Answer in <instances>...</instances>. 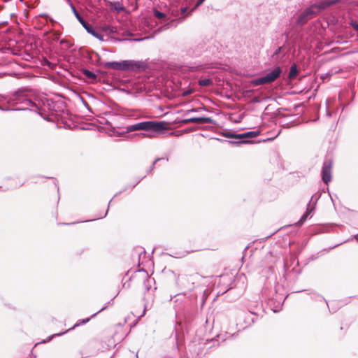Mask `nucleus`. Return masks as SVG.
<instances>
[{
	"mask_svg": "<svg viewBox=\"0 0 358 358\" xmlns=\"http://www.w3.org/2000/svg\"><path fill=\"white\" fill-rule=\"evenodd\" d=\"M110 9L113 10H115L116 11L117 13H120L121 11H123L124 10V7L122 6V3H120V2H113L111 3L110 4Z\"/></svg>",
	"mask_w": 358,
	"mask_h": 358,
	"instance_id": "ddd939ff",
	"label": "nucleus"
},
{
	"mask_svg": "<svg viewBox=\"0 0 358 358\" xmlns=\"http://www.w3.org/2000/svg\"><path fill=\"white\" fill-rule=\"evenodd\" d=\"M199 83L201 86H209L213 83V81L210 79H201L199 81Z\"/></svg>",
	"mask_w": 358,
	"mask_h": 358,
	"instance_id": "2eb2a0df",
	"label": "nucleus"
},
{
	"mask_svg": "<svg viewBox=\"0 0 358 358\" xmlns=\"http://www.w3.org/2000/svg\"><path fill=\"white\" fill-rule=\"evenodd\" d=\"M90 318H85V319H83V320H79L71 328L69 329L68 330H66L65 331L52 334V335L50 336L46 341H43L42 343L49 342L54 337L60 336L66 334V332H68V331L75 329L76 327H78V326H80L81 324H85L87 323L90 321Z\"/></svg>",
	"mask_w": 358,
	"mask_h": 358,
	"instance_id": "1a4fd4ad",
	"label": "nucleus"
},
{
	"mask_svg": "<svg viewBox=\"0 0 358 358\" xmlns=\"http://www.w3.org/2000/svg\"><path fill=\"white\" fill-rule=\"evenodd\" d=\"M297 72L298 71L296 66L295 65L292 66L289 73V78L295 77L297 74Z\"/></svg>",
	"mask_w": 358,
	"mask_h": 358,
	"instance_id": "dca6fc26",
	"label": "nucleus"
},
{
	"mask_svg": "<svg viewBox=\"0 0 358 358\" xmlns=\"http://www.w3.org/2000/svg\"><path fill=\"white\" fill-rule=\"evenodd\" d=\"M339 2L338 0H320L306 8L299 15L296 22H306L315 17L321 10Z\"/></svg>",
	"mask_w": 358,
	"mask_h": 358,
	"instance_id": "f257e3e1",
	"label": "nucleus"
},
{
	"mask_svg": "<svg viewBox=\"0 0 358 358\" xmlns=\"http://www.w3.org/2000/svg\"><path fill=\"white\" fill-rule=\"evenodd\" d=\"M154 14L155 16L159 20H163L166 16V15L164 13L157 10H155Z\"/></svg>",
	"mask_w": 358,
	"mask_h": 358,
	"instance_id": "f3484780",
	"label": "nucleus"
},
{
	"mask_svg": "<svg viewBox=\"0 0 358 358\" xmlns=\"http://www.w3.org/2000/svg\"><path fill=\"white\" fill-rule=\"evenodd\" d=\"M198 276H199L198 273H195L194 275H190V277L192 278L193 279L196 278Z\"/></svg>",
	"mask_w": 358,
	"mask_h": 358,
	"instance_id": "cd10ccee",
	"label": "nucleus"
},
{
	"mask_svg": "<svg viewBox=\"0 0 358 358\" xmlns=\"http://www.w3.org/2000/svg\"><path fill=\"white\" fill-rule=\"evenodd\" d=\"M123 71H136L141 69L143 62L135 60H122Z\"/></svg>",
	"mask_w": 358,
	"mask_h": 358,
	"instance_id": "6e6552de",
	"label": "nucleus"
},
{
	"mask_svg": "<svg viewBox=\"0 0 358 358\" xmlns=\"http://www.w3.org/2000/svg\"><path fill=\"white\" fill-rule=\"evenodd\" d=\"M141 30H143L148 36L142 38L136 39V41H142L143 39L150 38L154 37L157 33L167 29L169 28L166 24L161 25V24H140Z\"/></svg>",
	"mask_w": 358,
	"mask_h": 358,
	"instance_id": "20e7f679",
	"label": "nucleus"
},
{
	"mask_svg": "<svg viewBox=\"0 0 358 358\" xmlns=\"http://www.w3.org/2000/svg\"><path fill=\"white\" fill-rule=\"evenodd\" d=\"M314 208H315V207L313 206H310V204L309 203L308 207H307L306 213L303 215V216L301 217V218L299 222L301 223H303L305 220H306L307 218L311 214V213L314 210Z\"/></svg>",
	"mask_w": 358,
	"mask_h": 358,
	"instance_id": "4468645a",
	"label": "nucleus"
},
{
	"mask_svg": "<svg viewBox=\"0 0 358 358\" xmlns=\"http://www.w3.org/2000/svg\"><path fill=\"white\" fill-rule=\"evenodd\" d=\"M206 0H197L196 3V6H199L201 5Z\"/></svg>",
	"mask_w": 358,
	"mask_h": 358,
	"instance_id": "a878e982",
	"label": "nucleus"
},
{
	"mask_svg": "<svg viewBox=\"0 0 358 358\" xmlns=\"http://www.w3.org/2000/svg\"><path fill=\"white\" fill-rule=\"evenodd\" d=\"M357 6H358V3H357Z\"/></svg>",
	"mask_w": 358,
	"mask_h": 358,
	"instance_id": "473e14b6",
	"label": "nucleus"
},
{
	"mask_svg": "<svg viewBox=\"0 0 358 358\" xmlns=\"http://www.w3.org/2000/svg\"><path fill=\"white\" fill-rule=\"evenodd\" d=\"M72 9L74 12V14H75L76 18L79 21V22H85V20L82 18V17L77 13V11L76 10V9L74 8V7L73 6H72Z\"/></svg>",
	"mask_w": 358,
	"mask_h": 358,
	"instance_id": "aec40b11",
	"label": "nucleus"
},
{
	"mask_svg": "<svg viewBox=\"0 0 358 358\" xmlns=\"http://www.w3.org/2000/svg\"><path fill=\"white\" fill-rule=\"evenodd\" d=\"M332 162L326 160L322 166V179L325 184H328L331 180Z\"/></svg>",
	"mask_w": 358,
	"mask_h": 358,
	"instance_id": "0eeeda50",
	"label": "nucleus"
},
{
	"mask_svg": "<svg viewBox=\"0 0 358 358\" xmlns=\"http://www.w3.org/2000/svg\"><path fill=\"white\" fill-rule=\"evenodd\" d=\"M192 91L191 90H185V91H184V92L182 93V96H187V95H189V94H191V93H192Z\"/></svg>",
	"mask_w": 358,
	"mask_h": 358,
	"instance_id": "393cba45",
	"label": "nucleus"
},
{
	"mask_svg": "<svg viewBox=\"0 0 358 358\" xmlns=\"http://www.w3.org/2000/svg\"><path fill=\"white\" fill-rule=\"evenodd\" d=\"M355 238H357V241H358V234L357 236H355Z\"/></svg>",
	"mask_w": 358,
	"mask_h": 358,
	"instance_id": "7c9ffc66",
	"label": "nucleus"
},
{
	"mask_svg": "<svg viewBox=\"0 0 358 358\" xmlns=\"http://www.w3.org/2000/svg\"><path fill=\"white\" fill-rule=\"evenodd\" d=\"M85 74L88 77L91 78H94L96 77L95 74L90 71H85Z\"/></svg>",
	"mask_w": 358,
	"mask_h": 358,
	"instance_id": "412c9836",
	"label": "nucleus"
},
{
	"mask_svg": "<svg viewBox=\"0 0 358 358\" xmlns=\"http://www.w3.org/2000/svg\"><path fill=\"white\" fill-rule=\"evenodd\" d=\"M201 110H205V108L199 107V108H195L187 110L185 113V115H187L189 114L190 113L199 112Z\"/></svg>",
	"mask_w": 358,
	"mask_h": 358,
	"instance_id": "a211bd4d",
	"label": "nucleus"
},
{
	"mask_svg": "<svg viewBox=\"0 0 358 358\" xmlns=\"http://www.w3.org/2000/svg\"><path fill=\"white\" fill-rule=\"evenodd\" d=\"M281 50V48H278V49L275 51V54L277 55L278 54Z\"/></svg>",
	"mask_w": 358,
	"mask_h": 358,
	"instance_id": "c85d7f7f",
	"label": "nucleus"
},
{
	"mask_svg": "<svg viewBox=\"0 0 358 358\" xmlns=\"http://www.w3.org/2000/svg\"><path fill=\"white\" fill-rule=\"evenodd\" d=\"M223 135H224V136H225L227 138H235V139L238 140V138H237L238 134H235L231 132H226V133H224Z\"/></svg>",
	"mask_w": 358,
	"mask_h": 358,
	"instance_id": "6ab92c4d",
	"label": "nucleus"
},
{
	"mask_svg": "<svg viewBox=\"0 0 358 358\" xmlns=\"http://www.w3.org/2000/svg\"><path fill=\"white\" fill-rule=\"evenodd\" d=\"M83 103L84 106H85V108H87V109L90 112V113H92V110H91V108H90V106H89V104H88L86 101H83Z\"/></svg>",
	"mask_w": 358,
	"mask_h": 358,
	"instance_id": "b1692460",
	"label": "nucleus"
},
{
	"mask_svg": "<svg viewBox=\"0 0 358 358\" xmlns=\"http://www.w3.org/2000/svg\"><path fill=\"white\" fill-rule=\"evenodd\" d=\"M213 120L210 117H191L182 120V123L183 124H189V123H198V124H203V123H212Z\"/></svg>",
	"mask_w": 358,
	"mask_h": 358,
	"instance_id": "9d476101",
	"label": "nucleus"
},
{
	"mask_svg": "<svg viewBox=\"0 0 358 358\" xmlns=\"http://www.w3.org/2000/svg\"><path fill=\"white\" fill-rule=\"evenodd\" d=\"M86 31L100 41L117 31V28L109 24H82Z\"/></svg>",
	"mask_w": 358,
	"mask_h": 358,
	"instance_id": "f03ea898",
	"label": "nucleus"
},
{
	"mask_svg": "<svg viewBox=\"0 0 358 358\" xmlns=\"http://www.w3.org/2000/svg\"><path fill=\"white\" fill-rule=\"evenodd\" d=\"M281 69L279 66L275 67L271 71L267 73L265 76L255 79L252 81L254 85H261L269 83L275 80L281 74Z\"/></svg>",
	"mask_w": 358,
	"mask_h": 358,
	"instance_id": "423d86ee",
	"label": "nucleus"
},
{
	"mask_svg": "<svg viewBox=\"0 0 358 358\" xmlns=\"http://www.w3.org/2000/svg\"><path fill=\"white\" fill-rule=\"evenodd\" d=\"M163 129H164V122L145 121L127 126L126 127V132L129 133L138 130H143L148 132H158Z\"/></svg>",
	"mask_w": 358,
	"mask_h": 358,
	"instance_id": "7ed1b4c3",
	"label": "nucleus"
},
{
	"mask_svg": "<svg viewBox=\"0 0 358 358\" xmlns=\"http://www.w3.org/2000/svg\"><path fill=\"white\" fill-rule=\"evenodd\" d=\"M161 159H162V158H157L155 160V162H153L152 166L150 167V169L149 171H151L154 168H155V164L158 162V161H160Z\"/></svg>",
	"mask_w": 358,
	"mask_h": 358,
	"instance_id": "5701e85b",
	"label": "nucleus"
},
{
	"mask_svg": "<svg viewBox=\"0 0 358 358\" xmlns=\"http://www.w3.org/2000/svg\"><path fill=\"white\" fill-rule=\"evenodd\" d=\"M106 214H107V211L106 212V213H104L103 217H105L106 215Z\"/></svg>",
	"mask_w": 358,
	"mask_h": 358,
	"instance_id": "2f4dec72",
	"label": "nucleus"
},
{
	"mask_svg": "<svg viewBox=\"0 0 358 358\" xmlns=\"http://www.w3.org/2000/svg\"><path fill=\"white\" fill-rule=\"evenodd\" d=\"M104 66L107 69L123 71L122 61L108 62L105 63Z\"/></svg>",
	"mask_w": 358,
	"mask_h": 358,
	"instance_id": "f8f14e48",
	"label": "nucleus"
},
{
	"mask_svg": "<svg viewBox=\"0 0 358 358\" xmlns=\"http://www.w3.org/2000/svg\"><path fill=\"white\" fill-rule=\"evenodd\" d=\"M259 131H247L243 134H239L237 136L238 140L241 141V143H248V141H245V138H254L259 134Z\"/></svg>",
	"mask_w": 358,
	"mask_h": 358,
	"instance_id": "9b49d317",
	"label": "nucleus"
},
{
	"mask_svg": "<svg viewBox=\"0 0 358 358\" xmlns=\"http://www.w3.org/2000/svg\"><path fill=\"white\" fill-rule=\"evenodd\" d=\"M13 101L16 103H22L23 106L15 109L16 110H34L31 108L36 107V105L31 100L26 98L24 91H17L13 96Z\"/></svg>",
	"mask_w": 358,
	"mask_h": 358,
	"instance_id": "39448f33",
	"label": "nucleus"
},
{
	"mask_svg": "<svg viewBox=\"0 0 358 358\" xmlns=\"http://www.w3.org/2000/svg\"><path fill=\"white\" fill-rule=\"evenodd\" d=\"M106 307H103V308H101L100 310H99L98 312H96V313H94L91 317H94L97 313H99V312H101V310H103V309H105Z\"/></svg>",
	"mask_w": 358,
	"mask_h": 358,
	"instance_id": "bb28decb",
	"label": "nucleus"
},
{
	"mask_svg": "<svg viewBox=\"0 0 358 358\" xmlns=\"http://www.w3.org/2000/svg\"><path fill=\"white\" fill-rule=\"evenodd\" d=\"M141 135H142V136H151V135H150V134H144V133H141Z\"/></svg>",
	"mask_w": 358,
	"mask_h": 358,
	"instance_id": "c756f323",
	"label": "nucleus"
},
{
	"mask_svg": "<svg viewBox=\"0 0 358 358\" xmlns=\"http://www.w3.org/2000/svg\"><path fill=\"white\" fill-rule=\"evenodd\" d=\"M352 27V29L355 31L357 33V39H358V24H350Z\"/></svg>",
	"mask_w": 358,
	"mask_h": 358,
	"instance_id": "4be33fe9",
	"label": "nucleus"
}]
</instances>
